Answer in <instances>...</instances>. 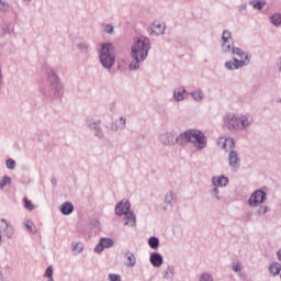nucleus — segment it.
<instances>
[{"label": "nucleus", "instance_id": "nucleus-36", "mask_svg": "<svg viewBox=\"0 0 281 281\" xmlns=\"http://www.w3.org/2000/svg\"><path fill=\"white\" fill-rule=\"evenodd\" d=\"M233 270L236 272L240 271V265L233 266Z\"/></svg>", "mask_w": 281, "mask_h": 281}, {"label": "nucleus", "instance_id": "nucleus-31", "mask_svg": "<svg viewBox=\"0 0 281 281\" xmlns=\"http://www.w3.org/2000/svg\"><path fill=\"white\" fill-rule=\"evenodd\" d=\"M109 280L110 281H122V277H120V274H109Z\"/></svg>", "mask_w": 281, "mask_h": 281}, {"label": "nucleus", "instance_id": "nucleus-16", "mask_svg": "<svg viewBox=\"0 0 281 281\" xmlns=\"http://www.w3.org/2000/svg\"><path fill=\"white\" fill-rule=\"evenodd\" d=\"M124 221H125V225L127 227H135V225L137 223L135 214H133V213L126 214L125 217H124Z\"/></svg>", "mask_w": 281, "mask_h": 281}, {"label": "nucleus", "instance_id": "nucleus-14", "mask_svg": "<svg viewBox=\"0 0 281 281\" xmlns=\"http://www.w3.org/2000/svg\"><path fill=\"white\" fill-rule=\"evenodd\" d=\"M150 263L153 265V267H161V265H164V258L161 257V255L159 254H153L150 255Z\"/></svg>", "mask_w": 281, "mask_h": 281}, {"label": "nucleus", "instance_id": "nucleus-13", "mask_svg": "<svg viewBox=\"0 0 281 281\" xmlns=\"http://www.w3.org/2000/svg\"><path fill=\"white\" fill-rule=\"evenodd\" d=\"M124 262H125V267H135L137 259L135 258V255L133 252L127 250L124 254Z\"/></svg>", "mask_w": 281, "mask_h": 281}, {"label": "nucleus", "instance_id": "nucleus-28", "mask_svg": "<svg viewBox=\"0 0 281 281\" xmlns=\"http://www.w3.org/2000/svg\"><path fill=\"white\" fill-rule=\"evenodd\" d=\"M24 207L32 212V210H34V204L27 198H24Z\"/></svg>", "mask_w": 281, "mask_h": 281}, {"label": "nucleus", "instance_id": "nucleus-2", "mask_svg": "<svg viewBox=\"0 0 281 281\" xmlns=\"http://www.w3.org/2000/svg\"><path fill=\"white\" fill-rule=\"evenodd\" d=\"M177 142L179 144H188V142H191L195 148L199 150L205 148L207 146V139L205 138V134L199 130H189L181 134Z\"/></svg>", "mask_w": 281, "mask_h": 281}, {"label": "nucleus", "instance_id": "nucleus-10", "mask_svg": "<svg viewBox=\"0 0 281 281\" xmlns=\"http://www.w3.org/2000/svg\"><path fill=\"white\" fill-rule=\"evenodd\" d=\"M109 247H113V239L111 238H101L99 245L94 248L97 254H101L104 249H109Z\"/></svg>", "mask_w": 281, "mask_h": 281}, {"label": "nucleus", "instance_id": "nucleus-38", "mask_svg": "<svg viewBox=\"0 0 281 281\" xmlns=\"http://www.w3.org/2000/svg\"><path fill=\"white\" fill-rule=\"evenodd\" d=\"M123 124H126V120H123Z\"/></svg>", "mask_w": 281, "mask_h": 281}, {"label": "nucleus", "instance_id": "nucleus-25", "mask_svg": "<svg viewBox=\"0 0 281 281\" xmlns=\"http://www.w3.org/2000/svg\"><path fill=\"white\" fill-rule=\"evenodd\" d=\"M192 95L196 102H201V100H203V92L201 90L194 91Z\"/></svg>", "mask_w": 281, "mask_h": 281}, {"label": "nucleus", "instance_id": "nucleus-20", "mask_svg": "<svg viewBox=\"0 0 281 281\" xmlns=\"http://www.w3.org/2000/svg\"><path fill=\"white\" fill-rule=\"evenodd\" d=\"M269 269H270V273H272L273 276H280L281 265L279 262H274L270 265Z\"/></svg>", "mask_w": 281, "mask_h": 281}, {"label": "nucleus", "instance_id": "nucleus-30", "mask_svg": "<svg viewBox=\"0 0 281 281\" xmlns=\"http://www.w3.org/2000/svg\"><path fill=\"white\" fill-rule=\"evenodd\" d=\"M7 168L14 170V168H16V162L12 159L7 160Z\"/></svg>", "mask_w": 281, "mask_h": 281}, {"label": "nucleus", "instance_id": "nucleus-12", "mask_svg": "<svg viewBox=\"0 0 281 281\" xmlns=\"http://www.w3.org/2000/svg\"><path fill=\"white\" fill-rule=\"evenodd\" d=\"M218 146H222L224 150H232V148L235 146L234 138L221 137L218 139Z\"/></svg>", "mask_w": 281, "mask_h": 281}, {"label": "nucleus", "instance_id": "nucleus-4", "mask_svg": "<svg viewBox=\"0 0 281 281\" xmlns=\"http://www.w3.org/2000/svg\"><path fill=\"white\" fill-rule=\"evenodd\" d=\"M100 60L103 67L111 69L115 64V55L113 54V44H103L100 52Z\"/></svg>", "mask_w": 281, "mask_h": 281}, {"label": "nucleus", "instance_id": "nucleus-22", "mask_svg": "<svg viewBox=\"0 0 281 281\" xmlns=\"http://www.w3.org/2000/svg\"><path fill=\"white\" fill-rule=\"evenodd\" d=\"M25 227L27 232H31L32 234H36L38 232V229L36 228V226H34V223H32V221H26Z\"/></svg>", "mask_w": 281, "mask_h": 281}, {"label": "nucleus", "instance_id": "nucleus-21", "mask_svg": "<svg viewBox=\"0 0 281 281\" xmlns=\"http://www.w3.org/2000/svg\"><path fill=\"white\" fill-rule=\"evenodd\" d=\"M10 183H12V178L4 176L1 180H0V190H3L5 188V186H10Z\"/></svg>", "mask_w": 281, "mask_h": 281}, {"label": "nucleus", "instance_id": "nucleus-18", "mask_svg": "<svg viewBox=\"0 0 281 281\" xmlns=\"http://www.w3.org/2000/svg\"><path fill=\"white\" fill-rule=\"evenodd\" d=\"M60 212L65 215L71 214L74 212V204L71 202H66L61 205Z\"/></svg>", "mask_w": 281, "mask_h": 281}, {"label": "nucleus", "instance_id": "nucleus-7", "mask_svg": "<svg viewBox=\"0 0 281 281\" xmlns=\"http://www.w3.org/2000/svg\"><path fill=\"white\" fill-rule=\"evenodd\" d=\"M3 232H5L8 238H12V236H14V228H12V225H10L5 220H0V245L3 243V238L1 237Z\"/></svg>", "mask_w": 281, "mask_h": 281}, {"label": "nucleus", "instance_id": "nucleus-1", "mask_svg": "<svg viewBox=\"0 0 281 281\" xmlns=\"http://www.w3.org/2000/svg\"><path fill=\"white\" fill-rule=\"evenodd\" d=\"M148 49H150V40L146 37L136 40L132 46V58H134L136 63L131 64L130 68L139 69L138 63L146 60V56H148Z\"/></svg>", "mask_w": 281, "mask_h": 281}, {"label": "nucleus", "instance_id": "nucleus-27", "mask_svg": "<svg viewBox=\"0 0 281 281\" xmlns=\"http://www.w3.org/2000/svg\"><path fill=\"white\" fill-rule=\"evenodd\" d=\"M271 21L273 25H281V15L280 14H274L271 16Z\"/></svg>", "mask_w": 281, "mask_h": 281}, {"label": "nucleus", "instance_id": "nucleus-11", "mask_svg": "<svg viewBox=\"0 0 281 281\" xmlns=\"http://www.w3.org/2000/svg\"><path fill=\"white\" fill-rule=\"evenodd\" d=\"M229 183V180L222 176V177H214L213 178V186L215 187L214 192H218V188H225Z\"/></svg>", "mask_w": 281, "mask_h": 281}, {"label": "nucleus", "instance_id": "nucleus-23", "mask_svg": "<svg viewBox=\"0 0 281 281\" xmlns=\"http://www.w3.org/2000/svg\"><path fill=\"white\" fill-rule=\"evenodd\" d=\"M148 245L151 249H157V247H159V239L157 237H150Z\"/></svg>", "mask_w": 281, "mask_h": 281}, {"label": "nucleus", "instance_id": "nucleus-5", "mask_svg": "<svg viewBox=\"0 0 281 281\" xmlns=\"http://www.w3.org/2000/svg\"><path fill=\"white\" fill-rule=\"evenodd\" d=\"M233 54H236V56H238L239 59L234 58V61L226 63L227 69H231V70L238 69V67H243V65H246V63H249V57L247 56V54H245V52H243V49L233 48Z\"/></svg>", "mask_w": 281, "mask_h": 281}, {"label": "nucleus", "instance_id": "nucleus-26", "mask_svg": "<svg viewBox=\"0 0 281 281\" xmlns=\"http://www.w3.org/2000/svg\"><path fill=\"white\" fill-rule=\"evenodd\" d=\"M265 5H266V2H262V1L252 2V8H255V10H262Z\"/></svg>", "mask_w": 281, "mask_h": 281}, {"label": "nucleus", "instance_id": "nucleus-17", "mask_svg": "<svg viewBox=\"0 0 281 281\" xmlns=\"http://www.w3.org/2000/svg\"><path fill=\"white\" fill-rule=\"evenodd\" d=\"M173 98H176L178 102H181V100L186 98V89L177 88L173 92Z\"/></svg>", "mask_w": 281, "mask_h": 281}, {"label": "nucleus", "instance_id": "nucleus-19", "mask_svg": "<svg viewBox=\"0 0 281 281\" xmlns=\"http://www.w3.org/2000/svg\"><path fill=\"white\" fill-rule=\"evenodd\" d=\"M238 164V154L234 150H231L229 153V166L236 167Z\"/></svg>", "mask_w": 281, "mask_h": 281}, {"label": "nucleus", "instance_id": "nucleus-24", "mask_svg": "<svg viewBox=\"0 0 281 281\" xmlns=\"http://www.w3.org/2000/svg\"><path fill=\"white\" fill-rule=\"evenodd\" d=\"M44 278H48V281H54V270L48 267L44 273Z\"/></svg>", "mask_w": 281, "mask_h": 281}, {"label": "nucleus", "instance_id": "nucleus-34", "mask_svg": "<svg viewBox=\"0 0 281 281\" xmlns=\"http://www.w3.org/2000/svg\"><path fill=\"white\" fill-rule=\"evenodd\" d=\"M8 8V4H5V1L0 0V10H5Z\"/></svg>", "mask_w": 281, "mask_h": 281}, {"label": "nucleus", "instance_id": "nucleus-8", "mask_svg": "<svg viewBox=\"0 0 281 281\" xmlns=\"http://www.w3.org/2000/svg\"><path fill=\"white\" fill-rule=\"evenodd\" d=\"M222 47L224 52H229L234 41L232 40V33L229 31H224L222 34Z\"/></svg>", "mask_w": 281, "mask_h": 281}, {"label": "nucleus", "instance_id": "nucleus-32", "mask_svg": "<svg viewBox=\"0 0 281 281\" xmlns=\"http://www.w3.org/2000/svg\"><path fill=\"white\" fill-rule=\"evenodd\" d=\"M200 281H212V277L207 273H203L200 278Z\"/></svg>", "mask_w": 281, "mask_h": 281}, {"label": "nucleus", "instance_id": "nucleus-15", "mask_svg": "<svg viewBox=\"0 0 281 281\" xmlns=\"http://www.w3.org/2000/svg\"><path fill=\"white\" fill-rule=\"evenodd\" d=\"M164 30H166V25L159 21H155L151 24V32H154V34H164Z\"/></svg>", "mask_w": 281, "mask_h": 281}, {"label": "nucleus", "instance_id": "nucleus-29", "mask_svg": "<svg viewBox=\"0 0 281 281\" xmlns=\"http://www.w3.org/2000/svg\"><path fill=\"white\" fill-rule=\"evenodd\" d=\"M85 246L82 243H77L76 245L72 246V251H76V254H80Z\"/></svg>", "mask_w": 281, "mask_h": 281}, {"label": "nucleus", "instance_id": "nucleus-3", "mask_svg": "<svg viewBox=\"0 0 281 281\" xmlns=\"http://www.w3.org/2000/svg\"><path fill=\"white\" fill-rule=\"evenodd\" d=\"M225 124L229 131H243L249 126V120L246 116H236L235 114H228L225 119Z\"/></svg>", "mask_w": 281, "mask_h": 281}, {"label": "nucleus", "instance_id": "nucleus-35", "mask_svg": "<svg viewBox=\"0 0 281 281\" xmlns=\"http://www.w3.org/2000/svg\"><path fill=\"white\" fill-rule=\"evenodd\" d=\"M259 214H267V206H261L259 210Z\"/></svg>", "mask_w": 281, "mask_h": 281}, {"label": "nucleus", "instance_id": "nucleus-37", "mask_svg": "<svg viewBox=\"0 0 281 281\" xmlns=\"http://www.w3.org/2000/svg\"><path fill=\"white\" fill-rule=\"evenodd\" d=\"M278 258L281 261V249L278 251Z\"/></svg>", "mask_w": 281, "mask_h": 281}, {"label": "nucleus", "instance_id": "nucleus-33", "mask_svg": "<svg viewBox=\"0 0 281 281\" xmlns=\"http://www.w3.org/2000/svg\"><path fill=\"white\" fill-rule=\"evenodd\" d=\"M104 32H106V34H111V32H113V27L108 24L104 26Z\"/></svg>", "mask_w": 281, "mask_h": 281}, {"label": "nucleus", "instance_id": "nucleus-9", "mask_svg": "<svg viewBox=\"0 0 281 281\" xmlns=\"http://www.w3.org/2000/svg\"><path fill=\"white\" fill-rule=\"evenodd\" d=\"M130 210H131L130 202H121L115 206V214H117V216H124V215L126 216V214H131V212H128Z\"/></svg>", "mask_w": 281, "mask_h": 281}, {"label": "nucleus", "instance_id": "nucleus-6", "mask_svg": "<svg viewBox=\"0 0 281 281\" xmlns=\"http://www.w3.org/2000/svg\"><path fill=\"white\" fill-rule=\"evenodd\" d=\"M267 200V193L262 190H257L255 191L250 199H249V204L254 207H258L261 203H263Z\"/></svg>", "mask_w": 281, "mask_h": 281}]
</instances>
